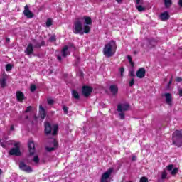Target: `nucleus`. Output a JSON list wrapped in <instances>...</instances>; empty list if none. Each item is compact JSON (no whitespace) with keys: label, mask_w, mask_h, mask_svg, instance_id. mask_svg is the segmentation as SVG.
<instances>
[{"label":"nucleus","mask_w":182,"mask_h":182,"mask_svg":"<svg viewBox=\"0 0 182 182\" xmlns=\"http://www.w3.org/2000/svg\"><path fill=\"white\" fill-rule=\"evenodd\" d=\"M159 19L163 21H168V19H170V14H168V11L161 13L159 16Z\"/></svg>","instance_id":"nucleus-17"},{"label":"nucleus","mask_w":182,"mask_h":182,"mask_svg":"<svg viewBox=\"0 0 182 182\" xmlns=\"http://www.w3.org/2000/svg\"><path fill=\"white\" fill-rule=\"evenodd\" d=\"M19 168L20 170L24 171L25 173H32V171H33L32 167L26 165V164H25V162L23 161L19 163Z\"/></svg>","instance_id":"nucleus-4"},{"label":"nucleus","mask_w":182,"mask_h":182,"mask_svg":"<svg viewBox=\"0 0 182 182\" xmlns=\"http://www.w3.org/2000/svg\"><path fill=\"white\" fill-rule=\"evenodd\" d=\"M45 133L46 136H49V134H52V125H50V123L46 122L45 124Z\"/></svg>","instance_id":"nucleus-16"},{"label":"nucleus","mask_w":182,"mask_h":182,"mask_svg":"<svg viewBox=\"0 0 182 182\" xmlns=\"http://www.w3.org/2000/svg\"><path fill=\"white\" fill-rule=\"evenodd\" d=\"M0 85L2 89L6 87V77L4 76L1 79H0Z\"/></svg>","instance_id":"nucleus-23"},{"label":"nucleus","mask_w":182,"mask_h":182,"mask_svg":"<svg viewBox=\"0 0 182 182\" xmlns=\"http://www.w3.org/2000/svg\"><path fill=\"white\" fill-rule=\"evenodd\" d=\"M67 46L68 48H72L73 49H74V50L75 49H76V48L75 47V44H73V43H68V45Z\"/></svg>","instance_id":"nucleus-39"},{"label":"nucleus","mask_w":182,"mask_h":182,"mask_svg":"<svg viewBox=\"0 0 182 182\" xmlns=\"http://www.w3.org/2000/svg\"><path fill=\"white\" fill-rule=\"evenodd\" d=\"M15 148H12L9 151L10 156H21V149H19V146H18V143L14 144Z\"/></svg>","instance_id":"nucleus-5"},{"label":"nucleus","mask_w":182,"mask_h":182,"mask_svg":"<svg viewBox=\"0 0 182 182\" xmlns=\"http://www.w3.org/2000/svg\"><path fill=\"white\" fill-rule=\"evenodd\" d=\"M36 90V85H31V92H35Z\"/></svg>","instance_id":"nucleus-42"},{"label":"nucleus","mask_w":182,"mask_h":182,"mask_svg":"<svg viewBox=\"0 0 182 182\" xmlns=\"http://www.w3.org/2000/svg\"><path fill=\"white\" fill-rule=\"evenodd\" d=\"M130 109V105L127 103L119 104L117 107V112H127Z\"/></svg>","instance_id":"nucleus-6"},{"label":"nucleus","mask_w":182,"mask_h":182,"mask_svg":"<svg viewBox=\"0 0 182 182\" xmlns=\"http://www.w3.org/2000/svg\"><path fill=\"white\" fill-rule=\"evenodd\" d=\"M11 41V39H9V38H6V42H9Z\"/></svg>","instance_id":"nucleus-56"},{"label":"nucleus","mask_w":182,"mask_h":182,"mask_svg":"<svg viewBox=\"0 0 182 182\" xmlns=\"http://www.w3.org/2000/svg\"><path fill=\"white\" fill-rule=\"evenodd\" d=\"M53 144L54 147L46 146V151H48V153H51V151H55V150L58 149V142L56 141L55 139L53 140Z\"/></svg>","instance_id":"nucleus-15"},{"label":"nucleus","mask_w":182,"mask_h":182,"mask_svg":"<svg viewBox=\"0 0 182 182\" xmlns=\"http://www.w3.org/2000/svg\"><path fill=\"white\" fill-rule=\"evenodd\" d=\"M55 41H56V36H55V35L51 36L49 38V41L55 42Z\"/></svg>","instance_id":"nucleus-37"},{"label":"nucleus","mask_w":182,"mask_h":182,"mask_svg":"<svg viewBox=\"0 0 182 182\" xmlns=\"http://www.w3.org/2000/svg\"><path fill=\"white\" fill-rule=\"evenodd\" d=\"M176 82H182V78H181V77H178L176 78Z\"/></svg>","instance_id":"nucleus-52"},{"label":"nucleus","mask_w":182,"mask_h":182,"mask_svg":"<svg viewBox=\"0 0 182 182\" xmlns=\"http://www.w3.org/2000/svg\"><path fill=\"white\" fill-rule=\"evenodd\" d=\"M133 85H134V78H132L130 81H129V86L130 87H133Z\"/></svg>","instance_id":"nucleus-43"},{"label":"nucleus","mask_w":182,"mask_h":182,"mask_svg":"<svg viewBox=\"0 0 182 182\" xmlns=\"http://www.w3.org/2000/svg\"><path fill=\"white\" fill-rule=\"evenodd\" d=\"M73 33L75 35L80 34L83 35V23L82 21L77 20L74 23V27L73 28Z\"/></svg>","instance_id":"nucleus-3"},{"label":"nucleus","mask_w":182,"mask_h":182,"mask_svg":"<svg viewBox=\"0 0 182 182\" xmlns=\"http://www.w3.org/2000/svg\"><path fill=\"white\" fill-rule=\"evenodd\" d=\"M2 175V169H0V176Z\"/></svg>","instance_id":"nucleus-58"},{"label":"nucleus","mask_w":182,"mask_h":182,"mask_svg":"<svg viewBox=\"0 0 182 182\" xmlns=\"http://www.w3.org/2000/svg\"><path fill=\"white\" fill-rule=\"evenodd\" d=\"M53 131L52 132V136H56L58 134V129H59V127L58 125H53Z\"/></svg>","instance_id":"nucleus-27"},{"label":"nucleus","mask_w":182,"mask_h":182,"mask_svg":"<svg viewBox=\"0 0 182 182\" xmlns=\"http://www.w3.org/2000/svg\"><path fill=\"white\" fill-rule=\"evenodd\" d=\"M28 150L31 156H33L35 154V142L33 141H28Z\"/></svg>","instance_id":"nucleus-11"},{"label":"nucleus","mask_w":182,"mask_h":182,"mask_svg":"<svg viewBox=\"0 0 182 182\" xmlns=\"http://www.w3.org/2000/svg\"><path fill=\"white\" fill-rule=\"evenodd\" d=\"M109 90L114 96L115 95H117V92H119V88L117 87V85H112L109 87Z\"/></svg>","instance_id":"nucleus-22"},{"label":"nucleus","mask_w":182,"mask_h":182,"mask_svg":"<svg viewBox=\"0 0 182 182\" xmlns=\"http://www.w3.org/2000/svg\"><path fill=\"white\" fill-rule=\"evenodd\" d=\"M33 43L34 44L33 48H41V46H45L46 43L44 41H41V43L38 42V41L33 39Z\"/></svg>","instance_id":"nucleus-20"},{"label":"nucleus","mask_w":182,"mask_h":182,"mask_svg":"<svg viewBox=\"0 0 182 182\" xmlns=\"http://www.w3.org/2000/svg\"><path fill=\"white\" fill-rule=\"evenodd\" d=\"M167 170L170 172L171 176H176V174L178 173V168H174V166L173 164L168 165L167 166Z\"/></svg>","instance_id":"nucleus-12"},{"label":"nucleus","mask_w":182,"mask_h":182,"mask_svg":"<svg viewBox=\"0 0 182 182\" xmlns=\"http://www.w3.org/2000/svg\"><path fill=\"white\" fill-rule=\"evenodd\" d=\"M136 7L139 12H144V11H146V8L143 7L141 5L136 6Z\"/></svg>","instance_id":"nucleus-29"},{"label":"nucleus","mask_w":182,"mask_h":182,"mask_svg":"<svg viewBox=\"0 0 182 182\" xmlns=\"http://www.w3.org/2000/svg\"><path fill=\"white\" fill-rule=\"evenodd\" d=\"M35 119H36V116H35Z\"/></svg>","instance_id":"nucleus-60"},{"label":"nucleus","mask_w":182,"mask_h":182,"mask_svg":"<svg viewBox=\"0 0 182 182\" xmlns=\"http://www.w3.org/2000/svg\"><path fill=\"white\" fill-rule=\"evenodd\" d=\"M165 8H170L173 4L171 0H164Z\"/></svg>","instance_id":"nucleus-25"},{"label":"nucleus","mask_w":182,"mask_h":182,"mask_svg":"<svg viewBox=\"0 0 182 182\" xmlns=\"http://www.w3.org/2000/svg\"><path fill=\"white\" fill-rule=\"evenodd\" d=\"M63 110L65 113V114H68L69 112V108L65 105L63 106Z\"/></svg>","instance_id":"nucleus-36"},{"label":"nucleus","mask_w":182,"mask_h":182,"mask_svg":"<svg viewBox=\"0 0 182 182\" xmlns=\"http://www.w3.org/2000/svg\"><path fill=\"white\" fill-rule=\"evenodd\" d=\"M139 182H149V179L146 177L141 178Z\"/></svg>","instance_id":"nucleus-41"},{"label":"nucleus","mask_w":182,"mask_h":182,"mask_svg":"<svg viewBox=\"0 0 182 182\" xmlns=\"http://www.w3.org/2000/svg\"><path fill=\"white\" fill-rule=\"evenodd\" d=\"M124 73V68H120V73L121 76H123V73Z\"/></svg>","instance_id":"nucleus-48"},{"label":"nucleus","mask_w":182,"mask_h":182,"mask_svg":"<svg viewBox=\"0 0 182 182\" xmlns=\"http://www.w3.org/2000/svg\"><path fill=\"white\" fill-rule=\"evenodd\" d=\"M23 15L26 18H28V19H32V18H33V13L29 10L28 5H26L24 7Z\"/></svg>","instance_id":"nucleus-8"},{"label":"nucleus","mask_w":182,"mask_h":182,"mask_svg":"<svg viewBox=\"0 0 182 182\" xmlns=\"http://www.w3.org/2000/svg\"><path fill=\"white\" fill-rule=\"evenodd\" d=\"M83 19L85 20V22L86 23L85 25H92V18L90 17L85 16L83 17Z\"/></svg>","instance_id":"nucleus-24"},{"label":"nucleus","mask_w":182,"mask_h":182,"mask_svg":"<svg viewBox=\"0 0 182 182\" xmlns=\"http://www.w3.org/2000/svg\"><path fill=\"white\" fill-rule=\"evenodd\" d=\"M92 92H93V88H92L91 87H89V86L82 87V95L85 97H87L88 96H90Z\"/></svg>","instance_id":"nucleus-9"},{"label":"nucleus","mask_w":182,"mask_h":182,"mask_svg":"<svg viewBox=\"0 0 182 182\" xmlns=\"http://www.w3.org/2000/svg\"><path fill=\"white\" fill-rule=\"evenodd\" d=\"M119 112V116L121 120H124V113L123 112Z\"/></svg>","instance_id":"nucleus-35"},{"label":"nucleus","mask_w":182,"mask_h":182,"mask_svg":"<svg viewBox=\"0 0 182 182\" xmlns=\"http://www.w3.org/2000/svg\"><path fill=\"white\" fill-rule=\"evenodd\" d=\"M164 97L168 106H173V97L171 96V94L170 92L165 93Z\"/></svg>","instance_id":"nucleus-10"},{"label":"nucleus","mask_w":182,"mask_h":182,"mask_svg":"<svg viewBox=\"0 0 182 182\" xmlns=\"http://www.w3.org/2000/svg\"><path fill=\"white\" fill-rule=\"evenodd\" d=\"M172 143L176 147L182 146V130H176L172 134Z\"/></svg>","instance_id":"nucleus-2"},{"label":"nucleus","mask_w":182,"mask_h":182,"mask_svg":"<svg viewBox=\"0 0 182 182\" xmlns=\"http://www.w3.org/2000/svg\"><path fill=\"white\" fill-rule=\"evenodd\" d=\"M24 53H26L28 56H31V55H33V44L29 43L27 46Z\"/></svg>","instance_id":"nucleus-13"},{"label":"nucleus","mask_w":182,"mask_h":182,"mask_svg":"<svg viewBox=\"0 0 182 182\" xmlns=\"http://www.w3.org/2000/svg\"><path fill=\"white\" fill-rule=\"evenodd\" d=\"M136 5H140L141 4H143V1L141 0H136Z\"/></svg>","instance_id":"nucleus-51"},{"label":"nucleus","mask_w":182,"mask_h":182,"mask_svg":"<svg viewBox=\"0 0 182 182\" xmlns=\"http://www.w3.org/2000/svg\"><path fill=\"white\" fill-rule=\"evenodd\" d=\"M156 41L154 39H152L149 41V48H153L154 46H156Z\"/></svg>","instance_id":"nucleus-30"},{"label":"nucleus","mask_w":182,"mask_h":182,"mask_svg":"<svg viewBox=\"0 0 182 182\" xmlns=\"http://www.w3.org/2000/svg\"><path fill=\"white\" fill-rule=\"evenodd\" d=\"M136 76L139 79H143L146 76V69L144 68H140L136 72Z\"/></svg>","instance_id":"nucleus-14"},{"label":"nucleus","mask_w":182,"mask_h":182,"mask_svg":"<svg viewBox=\"0 0 182 182\" xmlns=\"http://www.w3.org/2000/svg\"><path fill=\"white\" fill-rule=\"evenodd\" d=\"M10 130H15V127L14 125H11Z\"/></svg>","instance_id":"nucleus-55"},{"label":"nucleus","mask_w":182,"mask_h":182,"mask_svg":"<svg viewBox=\"0 0 182 182\" xmlns=\"http://www.w3.org/2000/svg\"><path fill=\"white\" fill-rule=\"evenodd\" d=\"M129 75H130L132 77H136V75L134 74V70H131V71L129 72Z\"/></svg>","instance_id":"nucleus-44"},{"label":"nucleus","mask_w":182,"mask_h":182,"mask_svg":"<svg viewBox=\"0 0 182 182\" xmlns=\"http://www.w3.org/2000/svg\"><path fill=\"white\" fill-rule=\"evenodd\" d=\"M57 59H58V60H59V62H62V56L58 55Z\"/></svg>","instance_id":"nucleus-53"},{"label":"nucleus","mask_w":182,"mask_h":182,"mask_svg":"<svg viewBox=\"0 0 182 182\" xmlns=\"http://www.w3.org/2000/svg\"><path fill=\"white\" fill-rule=\"evenodd\" d=\"M136 160H137V157H136V156H132V161H136Z\"/></svg>","instance_id":"nucleus-54"},{"label":"nucleus","mask_w":182,"mask_h":182,"mask_svg":"<svg viewBox=\"0 0 182 182\" xmlns=\"http://www.w3.org/2000/svg\"><path fill=\"white\" fill-rule=\"evenodd\" d=\"M178 95H179L180 97H182V88H178Z\"/></svg>","instance_id":"nucleus-45"},{"label":"nucleus","mask_w":182,"mask_h":182,"mask_svg":"<svg viewBox=\"0 0 182 182\" xmlns=\"http://www.w3.org/2000/svg\"><path fill=\"white\" fill-rule=\"evenodd\" d=\"M161 178L162 180H166V178H167V172L166 171L162 172Z\"/></svg>","instance_id":"nucleus-31"},{"label":"nucleus","mask_w":182,"mask_h":182,"mask_svg":"<svg viewBox=\"0 0 182 182\" xmlns=\"http://www.w3.org/2000/svg\"><path fill=\"white\" fill-rule=\"evenodd\" d=\"M16 99L18 102H23L25 100V95L21 91L16 92Z\"/></svg>","instance_id":"nucleus-21"},{"label":"nucleus","mask_w":182,"mask_h":182,"mask_svg":"<svg viewBox=\"0 0 182 182\" xmlns=\"http://www.w3.org/2000/svg\"><path fill=\"white\" fill-rule=\"evenodd\" d=\"M39 113L41 118L42 119V120H43L45 117H46V111L45 110V108L42 107V105H39Z\"/></svg>","instance_id":"nucleus-19"},{"label":"nucleus","mask_w":182,"mask_h":182,"mask_svg":"<svg viewBox=\"0 0 182 182\" xmlns=\"http://www.w3.org/2000/svg\"><path fill=\"white\" fill-rule=\"evenodd\" d=\"M48 105H53V100L52 99L48 100Z\"/></svg>","instance_id":"nucleus-49"},{"label":"nucleus","mask_w":182,"mask_h":182,"mask_svg":"<svg viewBox=\"0 0 182 182\" xmlns=\"http://www.w3.org/2000/svg\"><path fill=\"white\" fill-rule=\"evenodd\" d=\"M178 5L180 6V8H182V0H178Z\"/></svg>","instance_id":"nucleus-50"},{"label":"nucleus","mask_w":182,"mask_h":182,"mask_svg":"<svg viewBox=\"0 0 182 182\" xmlns=\"http://www.w3.org/2000/svg\"><path fill=\"white\" fill-rule=\"evenodd\" d=\"M172 82H173V75L171 76V79L168 82V87H170V85L172 83Z\"/></svg>","instance_id":"nucleus-46"},{"label":"nucleus","mask_w":182,"mask_h":182,"mask_svg":"<svg viewBox=\"0 0 182 182\" xmlns=\"http://www.w3.org/2000/svg\"><path fill=\"white\" fill-rule=\"evenodd\" d=\"M72 95L74 97V99H77V100H79L80 99V96H79V92H77V91L75 90H73L72 91Z\"/></svg>","instance_id":"nucleus-26"},{"label":"nucleus","mask_w":182,"mask_h":182,"mask_svg":"<svg viewBox=\"0 0 182 182\" xmlns=\"http://www.w3.org/2000/svg\"><path fill=\"white\" fill-rule=\"evenodd\" d=\"M122 0H117V2H122Z\"/></svg>","instance_id":"nucleus-59"},{"label":"nucleus","mask_w":182,"mask_h":182,"mask_svg":"<svg viewBox=\"0 0 182 182\" xmlns=\"http://www.w3.org/2000/svg\"><path fill=\"white\" fill-rule=\"evenodd\" d=\"M46 26L47 28H50V26H52V20L48 18L46 21Z\"/></svg>","instance_id":"nucleus-32"},{"label":"nucleus","mask_w":182,"mask_h":182,"mask_svg":"<svg viewBox=\"0 0 182 182\" xmlns=\"http://www.w3.org/2000/svg\"><path fill=\"white\" fill-rule=\"evenodd\" d=\"M33 161L36 163V164H38L39 163V156H35L33 159Z\"/></svg>","instance_id":"nucleus-34"},{"label":"nucleus","mask_w":182,"mask_h":182,"mask_svg":"<svg viewBox=\"0 0 182 182\" xmlns=\"http://www.w3.org/2000/svg\"><path fill=\"white\" fill-rule=\"evenodd\" d=\"M32 109H33L32 106H28V107L26 109L25 113H29V112H32Z\"/></svg>","instance_id":"nucleus-40"},{"label":"nucleus","mask_w":182,"mask_h":182,"mask_svg":"<svg viewBox=\"0 0 182 182\" xmlns=\"http://www.w3.org/2000/svg\"><path fill=\"white\" fill-rule=\"evenodd\" d=\"M61 55L63 58H66V56H69L70 55V52L68 50V46H65L61 51Z\"/></svg>","instance_id":"nucleus-18"},{"label":"nucleus","mask_w":182,"mask_h":182,"mask_svg":"<svg viewBox=\"0 0 182 182\" xmlns=\"http://www.w3.org/2000/svg\"><path fill=\"white\" fill-rule=\"evenodd\" d=\"M25 119H26V120H28V119H29V116L26 115Z\"/></svg>","instance_id":"nucleus-57"},{"label":"nucleus","mask_w":182,"mask_h":182,"mask_svg":"<svg viewBox=\"0 0 182 182\" xmlns=\"http://www.w3.org/2000/svg\"><path fill=\"white\" fill-rule=\"evenodd\" d=\"M6 72H9V70H12V65L11 64L6 65Z\"/></svg>","instance_id":"nucleus-33"},{"label":"nucleus","mask_w":182,"mask_h":182,"mask_svg":"<svg viewBox=\"0 0 182 182\" xmlns=\"http://www.w3.org/2000/svg\"><path fill=\"white\" fill-rule=\"evenodd\" d=\"M113 173V168L108 169L106 172H105L101 178V182H108L107 179L110 177V175Z\"/></svg>","instance_id":"nucleus-7"},{"label":"nucleus","mask_w":182,"mask_h":182,"mask_svg":"<svg viewBox=\"0 0 182 182\" xmlns=\"http://www.w3.org/2000/svg\"><path fill=\"white\" fill-rule=\"evenodd\" d=\"M127 59H128L129 63L132 65V66H134V63H133V60H132V56L128 55Z\"/></svg>","instance_id":"nucleus-38"},{"label":"nucleus","mask_w":182,"mask_h":182,"mask_svg":"<svg viewBox=\"0 0 182 182\" xmlns=\"http://www.w3.org/2000/svg\"><path fill=\"white\" fill-rule=\"evenodd\" d=\"M0 145L1 146V147H3L4 149H5V147H6L5 146V143L2 142V140H0Z\"/></svg>","instance_id":"nucleus-47"},{"label":"nucleus","mask_w":182,"mask_h":182,"mask_svg":"<svg viewBox=\"0 0 182 182\" xmlns=\"http://www.w3.org/2000/svg\"><path fill=\"white\" fill-rule=\"evenodd\" d=\"M116 49H117L116 41L112 40L105 45L103 48V55H105L106 58H112V56L116 53Z\"/></svg>","instance_id":"nucleus-1"},{"label":"nucleus","mask_w":182,"mask_h":182,"mask_svg":"<svg viewBox=\"0 0 182 182\" xmlns=\"http://www.w3.org/2000/svg\"><path fill=\"white\" fill-rule=\"evenodd\" d=\"M90 32V27L87 25L84 26L83 33H89Z\"/></svg>","instance_id":"nucleus-28"}]
</instances>
